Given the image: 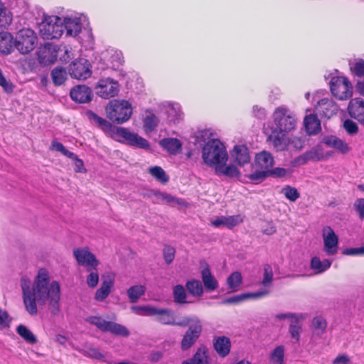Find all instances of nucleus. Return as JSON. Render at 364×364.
Listing matches in <instances>:
<instances>
[{
  "label": "nucleus",
  "mask_w": 364,
  "mask_h": 364,
  "mask_svg": "<svg viewBox=\"0 0 364 364\" xmlns=\"http://www.w3.org/2000/svg\"><path fill=\"white\" fill-rule=\"evenodd\" d=\"M23 301L26 311L31 316L38 314L37 304H48L50 314L53 316H58L60 312V285L57 281H50L48 272L40 269L34 279L33 284L31 280L23 277L21 280Z\"/></svg>",
  "instance_id": "nucleus-1"
},
{
  "label": "nucleus",
  "mask_w": 364,
  "mask_h": 364,
  "mask_svg": "<svg viewBox=\"0 0 364 364\" xmlns=\"http://www.w3.org/2000/svg\"><path fill=\"white\" fill-rule=\"evenodd\" d=\"M272 119L273 124L265 123L263 129L267 141L276 151H284L291 144L298 150L304 147L302 139H292L289 136V133L294 131L297 125L296 118L291 111L286 106H279L274 109Z\"/></svg>",
  "instance_id": "nucleus-2"
},
{
  "label": "nucleus",
  "mask_w": 364,
  "mask_h": 364,
  "mask_svg": "<svg viewBox=\"0 0 364 364\" xmlns=\"http://www.w3.org/2000/svg\"><path fill=\"white\" fill-rule=\"evenodd\" d=\"M87 116L91 122L97 124L105 133H112L116 136L122 137L131 146L144 149H149L148 141L137 134L132 132L124 127H114L110 122L99 117L93 112H88Z\"/></svg>",
  "instance_id": "nucleus-3"
},
{
  "label": "nucleus",
  "mask_w": 364,
  "mask_h": 364,
  "mask_svg": "<svg viewBox=\"0 0 364 364\" xmlns=\"http://www.w3.org/2000/svg\"><path fill=\"white\" fill-rule=\"evenodd\" d=\"M201 157L207 166L215 168L228 161V154L225 144L219 139H213L201 147Z\"/></svg>",
  "instance_id": "nucleus-4"
},
{
  "label": "nucleus",
  "mask_w": 364,
  "mask_h": 364,
  "mask_svg": "<svg viewBox=\"0 0 364 364\" xmlns=\"http://www.w3.org/2000/svg\"><path fill=\"white\" fill-rule=\"evenodd\" d=\"M107 117L114 122L122 124L132 114L131 104L127 100H112L105 108Z\"/></svg>",
  "instance_id": "nucleus-5"
},
{
  "label": "nucleus",
  "mask_w": 364,
  "mask_h": 364,
  "mask_svg": "<svg viewBox=\"0 0 364 364\" xmlns=\"http://www.w3.org/2000/svg\"><path fill=\"white\" fill-rule=\"evenodd\" d=\"M38 37L30 28L20 30L16 36V48L22 54H28L33 50L37 45Z\"/></svg>",
  "instance_id": "nucleus-6"
},
{
  "label": "nucleus",
  "mask_w": 364,
  "mask_h": 364,
  "mask_svg": "<svg viewBox=\"0 0 364 364\" xmlns=\"http://www.w3.org/2000/svg\"><path fill=\"white\" fill-rule=\"evenodd\" d=\"M63 33V24L58 16H50L40 25V34L44 39L59 38Z\"/></svg>",
  "instance_id": "nucleus-7"
},
{
  "label": "nucleus",
  "mask_w": 364,
  "mask_h": 364,
  "mask_svg": "<svg viewBox=\"0 0 364 364\" xmlns=\"http://www.w3.org/2000/svg\"><path fill=\"white\" fill-rule=\"evenodd\" d=\"M86 321L104 332L108 331L121 336L129 335V331L125 326L112 321H107L100 316H89L86 318Z\"/></svg>",
  "instance_id": "nucleus-8"
},
{
  "label": "nucleus",
  "mask_w": 364,
  "mask_h": 364,
  "mask_svg": "<svg viewBox=\"0 0 364 364\" xmlns=\"http://www.w3.org/2000/svg\"><path fill=\"white\" fill-rule=\"evenodd\" d=\"M73 255L80 266L85 267L88 271L96 270L100 262L95 255L87 247H79L73 250Z\"/></svg>",
  "instance_id": "nucleus-9"
},
{
  "label": "nucleus",
  "mask_w": 364,
  "mask_h": 364,
  "mask_svg": "<svg viewBox=\"0 0 364 364\" xmlns=\"http://www.w3.org/2000/svg\"><path fill=\"white\" fill-rule=\"evenodd\" d=\"M188 320L189 321L190 327L181 341V348L183 350L190 348L199 337L202 331V326L198 318H188Z\"/></svg>",
  "instance_id": "nucleus-10"
},
{
  "label": "nucleus",
  "mask_w": 364,
  "mask_h": 364,
  "mask_svg": "<svg viewBox=\"0 0 364 364\" xmlns=\"http://www.w3.org/2000/svg\"><path fill=\"white\" fill-rule=\"evenodd\" d=\"M70 75L78 80H85L91 75L90 64L85 58H79L72 62L69 66Z\"/></svg>",
  "instance_id": "nucleus-11"
},
{
  "label": "nucleus",
  "mask_w": 364,
  "mask_h": 364,
  "mask_svg": "<svg viewBox=\"0 0 364 364\" xmlns=\"http://www.w3.org/2000/svg\"><path fill=\"white\" fill-rule=\"evenodd\" d=\"M323 251L328 256L337 254L338 250V237L333 229L326 226L323 229Z\"/></svg>",
  "instance_id": "nucleus-12"
},
{
  "label": "nucleus",
  "mask_w": 364,
  "mask_h": 364,
  "mask_svg": "<svg viewBox=\"0 0 364 364\" xmlns=\"http://www.w3.org/2000/svg\"><path fill=\"white\" fill-rule=\"evenodd\" d=\"M37 55L38 61L41 65H51L57 60L58 50L52 43H46L38 48Z\"/></svg>",
  "instance_id": "nucleus-13"
},
{
  "label": "nucleus",
  "mask_w": 364,
  "mask_h": 364,
  "mask_svg": "<svg viewBox=\"0 0 364 364\" xmlns=\"http://www.w3.org/2000/svg\"><path fill=\"white\" fill-rule=\"evenodd\" d=\"M230 157L238 166H244L250 162V154L248 147L245 144H236L230 151Z\"/></svg>",
  "instance_id": "nucleus-14"
},
{
  "label": "nucleus",
  "mask_w": 364,
  "mask_h": 364,
  "mask_svg": "<svg viewBox=\"0 0 364 364\" xmlns=\"http://www.w3.org/2000/svg\"><path fill=\"white\" fill-rule=\"evenodd\" d=\"M315 109L321 117L329 119L337 113L338 107L331 99L324 98L318 102Z\"/></svg>",
  "instance_id": "nucleus-15"
},
{
  "label": "nucleus",
  "mask_w": 364,
  "mask_h": 364,
  "mask_svg": "<svg viewBox=\"0 0 364 364\" xmlns=\"http://www.w3.org/2000/svg\"><path fill=\"white\" fill-rule=\"evenodd\" d=\"M155 316H157L156 320L163 324L186 326L189 323L188 318L179 322L176 321L173 312L168 309H156Z\"/></svg>",
  "instance_id": "nucleus-16"
},
{
  "label": "nucleus",
  "mask_w": 364,
  "mask_h": 364,
  "mask_svg": "<svg viewBox=\"0 0 364 364\" xmlns=\"http://www.w3.org/2000/svg\"><path fill=\"white\" fill-rule=\"evenodd\" d=\"M330 91L342 90L343 91H352L353 85L348 77L344 75L331 76L328 82Z\"/></svg>",
  "instance_id": "nucleus-17"
},
{
  "label": "nucleus",
  "mask_w": 364,
  "mask_h": 364,
  "mask_svg": "<svg viewBox=\"0 0 364 364\" xmlns=\"http://www.w3.org/2000/svg\"><path fill=\"white\" fill-rule=\"evenodd\" d=\"M348 112L351 117L364 123V100L361 98L351 100L348 105Z\"/></svg>",
  "instance_id": "nucleus-18"
},
{
  "label": "nucleus",
  "mask_w": 364,
  "mask_h": 364,
  "mask_svg": "<svg viewBox=\"0 0 364 364\" xmlns=\"http://www.w3.org/2000/svg\"><path fill=\"white\" fill-rule=\"evenodd\" d=\"M269 294V291L267 289H260L253 293H244L239 295H235L232 297L225 299L223 304H238L245 300L250 299H258L264 297Z\"/></svg>",
  "instance_id": "nucleus-19"
},
{
  "label": "nucleus",
  "mask_w": 364,
  "mask_h": 364,
  "mask_svg": "<svg viewBox=\"0 0 364 364\" xmlns=\"http://www.w3.org/2000/svg\"><path fill=\"white\" fill-rule=\"evenodd\" d=\"M322 141L328 146L335 149L342 154H346L351 150V148L345 141L334 136H326L323 139Z\"/></svg>",
  "instance_id": "nucleus-20"
},
{
  "label": "nucleus",
  "mask_w": 364,
  "mask_h": 364,
  "mask_svg": "<svg viewBox=\"0 0 364 364\" xmlns=\"http://www.w3.org/2000/svg\"><path fill=\"white\" fill-rule=\"evenodd\" d=\"M304 126L308 135H316L321 129V122L314 114L306 115L304 119Z\"/></svg>",
  "instance_id": "nucleus-21"
},
{
  "label": "nucleus",
  "mask_w": 364,
  "mask_h": 364,
  "mask_svg": "<svg viewBox=\"0 0 364 364\" xmlns=\"http://www.w3.org/2000/svg\"><path fill=\"white\" fill-rule=\"evenodd\" d=\"M159 145L169 154L177 155L182 149V142L172 137L164 138L159 141Z\"/></svg>",
  "instance_id": "nucleus-22"
},
{
  "label": "nucleus",
  "mask_w": 364,
  "mask_h": 364,
  "mask_svg": "<svg viewBox=\"0 0 364 364\" xmlns=\"http://www.w3.org/2000/svg\"><path fill=\"white\" fill-rule=\"evenodd\" d=\"M255 165L260 169L270 172L274 166V158L272 155L266 151H261L255 156Z\"/></svg>",
  "instance_id": "nucleus-23"
},
{
  "label": "nucleus",
  "mask_w": 364,
  "mask_h": 364,
  "mask_svg": "<svg viewBox=\"0 0 364 364\" xmlns=\"http://www.w3.org/2000/svg\"><path fill=\"white\" fill-rule=\"evenodd\" d=\"M168 120L170 122L178 123L183 119V113L179 104L167 102L165 105Z\"/></svg>",
  "instance_id": "nucleus-24"
},
{
  "label": "nucleus",
  "mask_w": 364,
  "mask_h": 364,
  "mask_svg": "<svg viewBox=\"0 0 364 364\" xmlns=\"http://www.w3.org/2000/svg\"><path fill=\"white\" fill-rule=\"evenodd\" d=\"M201 278L205 288L208 291H213L218 287V282L214 276L211 274L210 269L208 265L201 270Z\"/></svg>",
  "instance_id": "nucleus-25"
},
{
  "label": "nucleus",
  "mask_w": 364,
  "mask_h": 364,
  "mask_svg": "<svg viewBox=\"0 0 364 364\" xmlns=\"http://www.w3.org/2000/svg\"><path fill=\"white\" fill-rule=\"evenodd\" d=\"M332 262L333 259H324L321 260L320 257L315 256L311 259L310 267L316 274H319L328 270Z\"/></svg>",
  "instance_id": "nucleus-26"
},
{
  "label": "nucleus",
  "mask_w": 364,
  "mask_h": 364,
  "mask_svg": "<svg viewBox=\"0 0 364 364\" xmlns=\"http://www.w3.org/2000/svg\"><path fill=\"white\" fill-rule=\"evenodd\" d=\"M308 155L311 161H319L326 160L333 155L331 151H326L321 144H318L307 151Z\"/></svg>",
  "instance_id": "nucleus-27"
},
{
  "label": "nucleus",
  "mask_w": 364,
  "mask_h": 364,
  "mask_svg": "<svg viewBox=\"0 0 364 364\" xmlns=\"http://www.w3.org/2000/svg\"><path fill=\"white\" fill-rule=\"evenodd\" d=\"M208 350L205 347L199 348L193 356L181 364H209Z\"/></svg>",
  "instance_id": "nucleus-28"
},
{
  "label": "nucleus",
  "mask_w": 364,
  "mask_h": 364,
  "mask_svg": "<svg viewBox=\"0 0 364 364\" xmlns=\"http://www.w3.org/2000/svg\"><path fill=\"white\" fill-rule=\"evenodd\" d=\"M214 170L218 176H225L229 178H235L240 176L238 168L233 164H227V162L220 164V165L215 166Z\"/></svg>",
  "instance_id": "nucleus-29"
},
{
  "label": "nucleus",
  "mask_w": 364,
  "mask_h": 364,
  "mask_svg": "<svg viewBox=\"0 0 364 364\" xmlns=\"http://www.w3.org/2000/svg\"><path fill=\"white\" fill-rule=\"evenodd\" d=\"M214 348L221 357H225L229 353L231 347L230 339L225 336H220L214 341Z\"/></svg>",
  "instance_id": "nucleus-30"
},
{
  "label": "nucleus",
  "mask_w": 364,
  "mask_h": 364,
  "mask_svg": "<svg viewBox=\"0 0 364 364\" xmlns=\"http://www.w3.org/2000/svg\"><path fill=\"white\" fill-rule=\"evenodd\" d=\"M16 48V38L9 32L1 31V54H10Z\"/></svg>",
  "instance_id": "nucleus-31"
},
{
  "label": "nucleus",
  "mask_w": 364,
  "mask_h": 364,
  "mask_svg": "<svg viewBox=\"0 0 364 364\" xmlns=\"http://www.w3.org/2000/svg\"><path fill=\"white\" fill-rule=\"evenodd\" d=\"M113 284V277L105 279L100 288L97 290L95 299L98 301H102L105 299L109 296Z\"/></svg>",
  "instance_id": "nucleus-32"
},
{
  "label": "nucleus",
  "mask_w": 364,
  "mask_h": 364,
  "mask_svg": "<svg viewBox=\"0 0 364 364\" xmlns=\"http://www.w3.org/2000/svg\"><path fill=\"white\" fill-rule=\"evenodd\" d=\"M80 352L86 357L100 361H106V355L93 346L92 345H86L80 350Z\"/></svg>",
  "instance_id": "nucleus-33"
},
{
  "label": "nucleus",
  "mask_w": 364,
  "mask_h": 364,
  "mask_svg": "<svg viewBox=\"0 0 364 364\" xmlns=\"http://www.w3.org/2000/svg\"><path fill=\"white\" fill-rule=\"evenodd\" d=\"M81 23L76 19L66 18L63 24V30L65 29L66 35L76 36L81 31Z\"/></svg>",
  "instance_id": "nucleus-34"
},
{
  "label": "nucleus",
  "mask_w": 364,
  "mask_h": 364,
  "mask_svg": "<svg viewBox=\"0 0 364 364\" xmlns=\"http://www.w3.org/2000/svg\"><path fill=\"white\" fill-rule=\"evenodd\" d=\"M242 282V277L240 272H232L226 280V284L230 292L239 291Z\"/></svg>",
  "instance_id": "nucleus-35"
},
{
  "label": "nucleus",
  "mask_w": 364,
  "mask_h": 364,
  "mask_svg": "<svg viewBox=\"0 0 364 364\" xmlns=\"http://www.w3.org/2000/svg\"><path fill=\"white\" fill-rule=\"evenodd\" d=\"M263 278L262 280V284L264 288L262 289H267L270 292V288L273 282V269L271 265L265 264L263 268Z\"/></svg>",
  "instance_id": "nucleus-36"
},
{
  "label": "nucleus",
  "mask_w": 364,
  "mask_h": 364,
  "mask_svg": "<svg viewBox=\"0 0 364 364\" xmlns=\"http://www.w3.org/2000/svg\"><path fill=\"white\" fill-rule=\"evenodd\" d=\"M148 171L156 180L161 182V183H166L169 180L168 176L160 166H155L150 167L148 169Z\"/></svg>",
  "instance_id": "nucleus-37"
},
{
  "label": "nucleus",
  "mask_w": 364,
  "mask_h": 364,
  "mask_svg": "<svg viewBox=\"0 0 364 364\" xmlns=\"http://www.w3.org/2000/svg\"><path fill=\"white\" fill-rule=\"evenodd\" d=\"M16 331L18 334L27 343L33 344L37 342L36 336L25 326L19 325Z\"/></svg>",
  "instance_id": "nucleus-38"
},
{
  "label": "nucleus",
  "mask_w": 364,
  "mask_h": 364,
  "mask_svg": "<svg viewBox=\"0 0 364 364\" xmlns=\"http://www.w3.org/2000/svg\"><path fill=\"white\" fill-rule=\"evenodd\" d=\"M97 87L104 89L105 91H118L119 83L110 77L102 78L99 80Z\"/></svg>",
  "instance_id": "nucleus-39"
},
{
  "label": "nucleus",
  "mask_w": 364,
  "mask_h": 364,
  "mask_svg": "<svg viewBox=\"0 0 364 364\" xmlns=\"http://www.w3.org/2000/svg\"><path fill=\"white\" fill-rule=\"evenodd\" d=\"M269 360L272 364H284V347L283 346L276 347L271 352Z\"/></svg>",
  "instance_id": "nucleus-40"
},
{
  "label": "nucleus",
  "mask_w": 364,
  "mask_h": 364,
  "mask_svg": "<svg viewBox=\"0 0 364 364\" xmlns=\"http://www.w3.org/2000/svg\"><path fill=\"white\" fill-rule=\"evenodd\" d=\"M188 292L194 296H200L203 294V287L199 280H191L186 283Z\"/></svg>",
  "instance_id": "nucleus-41"
},
{
  "label": "nucleus",
  "mask_w": 364,
  "mask_h": 364,
  "mask_svg": "<svg viewBox=\"0 0 364 364\" xmlns=\"http://www.w3.org/2000/svg\"><path fill=\"white\" fill-rule=\"evenodd\" d=\"M131 310L139 316H155L156 308L150 306H132Z\"/></svg>",
  "instance_id": "nucleus-42"
},
{
  "label": "nucleus",
  "mask_w": 364,
  "mask_h": 364,
  "mask_svg": "<svg viewBox=\"0 0 364 364\" xmlns=\"http://www.w3.org/2000/svg\"><path fill=\"white\" fill-rule=\"evenodd\" d=\"M145 292V287L142 285L131 287L127 290V295L131 302L135 303Z\"/></svg>",
  "instance_id": "nucleus-43"
},
{
  "label": "nucleus",
  "mask_w": 364,
  "mask_h": 364,
  "mask_svg": "<svg viewBox=\"0 0 364 364\" xmlns=\"http://www.w3.org/2000/svg\"><path fill=\"white\" fill-rule=\"evenodd\" d=\"M52 80L55 85H60L66 80V71L62 68H55L51 73Z\"/></svg>",
  "instance_id": "nucleus-44"
},
{
  "label": "nucleus",
  "mask_w": 364,
  "mask_h": 364,
  "mask_svg": "<svg viewBox=\"0 0 364 364\" xmlns=\"http://www.w3.org/2000/svg\"><path fill=\"white\" fill-rule=\"evenodd\" d=\"M214 132L210 129H203L198 131L196 136V141L202 146L203 145L200 144L202 142L205 144L208 141L214 139Z\"/></svg>",
  "instance_id": "nucleus-45"
},
{
  "label": "nucleus",
  "mask_w": 364,
  "mask_h": 364,
  "mask_svg": "<svg viewBox=\"0 0 364 364\" xmlns=\"http://www.w3.org/2000/svg\"><path fill=\"white\" fill-rule=\"evenodd\" d=\"M70 98L77 103H87L93 97L92 92H69Z\"/></svg>",
  "instance_id": "nucleus-46"
},
{
  "label": "nucleus",
  "mask_w": 364,
  "mask_h": 364,
  "mask_svg": "<svg viewBox=\"0 0 364 364\" xmlns=\"http://www.w3.org/2000/svg\"><path fill=\"white\" fill-rule=\"evenodd\" d=\"M159 119L154 114H147L144 119V127L146 132H152L158 125Z\"/></svg>",
  "instance_id": "nucleus-47"
},
{
  "label": "nucleus",
  "mask_w": 364,
  "mask_h": 364,
  "mask_svg": "<svg viewBox=\"0 0 364 364\" xmlns=\"http://www.w3.org/2000/svg\"><path fill=\"white\" fill-rule=\"evenodd\" d=\"M174 301L178 304L186 303V293L182 285H176L173 289Z\"/></svg>",
  "instance_id": "nucleus-48"
},
{
  "label": "nucleus",
  "mask_w": 364,
  "mask_h": 364,
  "mask_svg": "<svg viewBox=\"0 0 364 364\" xmlns=\"http://www.w3.org/2000/svg\"><path fill=\"white\" fill-rule=\"evenodd\" d=\"M350 73L357 77H364V60L359 59L350 67Z\"/></svg>",
  "instance_id": "nucleus-49"
},
{
  "label": "nucleus",
  "mask_w": 364,
  "mask_h": 364,
  "mask_svg": "<svg viewBox=\"0 0 364 364\" xmlns=\"http://www.w3.org/2000/svg\"><path fill=\"white\" fill-rule=\"evenodd\" d=\"M282 193L291 202L296 201L300 196L297 190L289 186L284 187L282 190Z\"/></svg>",
  "instance_id": "nucleus-50"
},
{
  "label": "nucleus",
  "mask_w": 364,
  "mask_h": 364,
  "mask_svg": "<svg viewBox=\"0 0 364 364\" xmlns=\"http://www.w3.org/2000/svg\"><path fill=\"white\" fill-rule=\"evenodd\" d=\"M13 20L11 12L1 6V28L9 26Z\"/></svg>",
  "instance_id": "nucleus-51"
},
{
  "label": "nucleus",
  "mask_w": 364,
  "mask_h": 364,
  "mask_svg": "<svg viewBox=\"0 0 364 364\" xmlns=\"http://www.w3.org/2000/svg\"><path fill=\"white\" fill-rule=\"evenodd\" d=\"M51 149L62 153L63 155L68 156V158L75 157L74 153L67 150L62 143L57 141H53Z\"/></svg>",
  "instance_id": "nucleus-52"
},
{
  "label": "nucleus",
  "mask_w": 364,
  "mask_h": 364,
  "mask_svg": "<svg viewBox=\"0 0 364 364\" xmlns=\"http://www.w3.org/2000/svg\"><path fill=\"white\" fill-rule=\"evenodd\" d=\"M243 219L240 215L225 216V227L231 229L242 222Z\"/></svg>",
  "instance_id": "nucleus-53"
},
{
  "label": "nucleus",
  "mask_w": 364,
  "mask_h": 364,
  "mask_svg": "<svg viewBox=\"0 0 364 364\" xmlns=\"http://www.w3.org/2000/svg\"><path fill=\"white\" fill-rule=\"evenodd\" d=\"M312 326L315 329L323 332L326 328L327 323L326 320L321 316H316L312 321Z\"/></svg>",
  "instance_id": "nucleus-54"
},
{
  "label": "nucleus",
  "mask_w": 364,
  "mask_h": 364,
  "mask_svg": "<svg viewBox=\"0 0 364 364\" xmlns=\"http://www.w3.org/2000/svg\"><path fill=\"white\" fill-rule=\"evenodd\" d=\"M353 208L358 213L359 218L364 220V198H358L353 203Z\"/></svg>",
  "instance_id": "nucleus-55"
},
{
  "label": "nucleus",
  "mask_w": 364,
  "mask_h": 364,
  "mask_svg": "<svg viewBox=\"0 0 364 364\" xmlns=\"http://www.w3.org/2000/svg\"><path fill=\"white\" fill-rule=\"evenodd\" d=\"M343 127L348 134H355L358 131V125L350 119H346L343 123Z\"/></svg>",
  "instance_id": "nucleus-56"
},
{
  "label": "nucleus",
  "mask_w": 364,
  "mask_h": 364,
  "mask_svg": "<svg viewBox=\"0 0 364 364\" xmlns=\"http://www.w3.org/2000/svg\"><path fill=\"white\" fill-rule=\"evenodd\" d=\"M310 160V158L308 155L307 151L304 153L303 154L296 157L292 161H291V166L294 167L300 166L301 165H304L306 164Z\"/></svg>",
  "instance_id": "nucleus-57"
},
{
  "label": "nucleus",
  "mask_w": 364,
  "mask_h": 364,
  "mask_svg": "<svg viewBox=\"0 0 364 364\" xmlns=\"http://www.w3.org/2000/svg\"><path fill=\"white\" fill-rule=\"evenodd\" d=\"M90 274L87 277V284L90 287H95L99 282V275L96 270H92Z\"/></svg>",
  "instance_id": "nucleus-58"
},
{
  "label": "nucleus",
  "mask_w": 364,
  "mask_h": 364,
  "mask_svg": "<svg viewBox=\"0 0 364 364\" xmlns=\"http://www.w3.org/2000/svg\"><path fill=\"white\" fill-rule=\"evenodd\" d=\"M253 116L259 119H264L267 117V111L264 107L255 105L252 107Z\"/></svg>",
  "instance_id": "nucleus-59"
},
{
  "label": "nucleus",
  "mask_w": 364,
  "mask_h": 364,
  "mask_svg": "<svg viewBox=\"0 0 364 364\" xmlns=\"http://www.w3.org/2000/svg\"><path fill=\"white\" fill-rule=\"evenodd\" d=\"M174 255H175V250L173 247H171L170 246H167V247H164V257L165 261L168 264L172 262V261L174 259Z\"/></svg>",
  "instance_id": "nucleus-60"
},
{
  "label": "nucleus",
  "mask_w": 364,
  "mask_h": 364,
  "mask_svg": "<svg viewBox=\"0 0 364 364\" xmlns=\"http://www.w3.org/2000/svg\"><path fill=\"white\" fill-rule=\"evenodd\" d=\"M343 253L346 255H364V245L359 247L347 248Z\"/></svg>",
  "instance_id": "nucleus-61"
},
{
  "label": "nucleus",
  "mask_w": 364,
  "mask_h": 364,
  "mask_svg": "<svg viewBox=\"0 0 364 364\" xmlns=\"http://www.w3.org/2000/svg\"><path fill=\"white\" fill-rule=\"evenodd\" d=\"M332 364H352V360L348 355L339 354L333 360Z\"/></svg>",
  "instance_id": "nucleus-62"
},
{
  "label": "nucleus",
  "mask_w": 364,
  "mask_h": 364,
  "mask_svg": "<svg viewBox=\"0 0 364 364\" xmlns=\"http://www.w3.org/2000/svg\"><path fill=\"white\" fill-rule=\"evenodd\" d=\"M269 171L261 169L260 171H256L255 172L252 173L249 176V178L252 181H258L260 179H263L266 178L268 174Z\"/></svg>",
  "instance_id": "nucleus-63"
},
{
  "label": "nucleus",
  "mask_w": 364,
  "mask_h": 364,
  "mask_svg": "<svg viewBox=\"0 0 364 364\" xmlns=\"http://www.w3.org/2000/svg\"><path fill=\"white\" fill-rule=\"evenodd\" d=\"M301 326L298 323H293L290 325L289 332L293 338L299 341Z\"/></svg>",
  "instance_id": "nucleus-64"
}]
</instances>
